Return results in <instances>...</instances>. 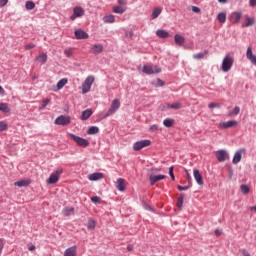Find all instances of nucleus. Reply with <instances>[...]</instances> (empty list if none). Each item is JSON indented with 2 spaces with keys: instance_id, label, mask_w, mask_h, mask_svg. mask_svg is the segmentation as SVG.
Masks as SVG:
<instances>
[{
  "instance_id": "nucleus-1",
  "label": "nucleus",
  "mask_w": 256,
  "mask_h": 256,
  "mask_svg": "<svg viewBox=\"0 0 256 256\" xmlns=\"http://www.w3.org/2000/svg\"><path fill=\"white\" fill-rule=\"evenodd\" d=\"M119 107H121V101H119V99H114L107 113L100 114V119H107V117H111V115H115V113H117V111L119 110Z\"/></svg>"
},
{
  "instance_id": "nucleus-2",
  "label": "nucleus",
  "mask_w": 256,
  "mask_h": 256,
  "mask_svg": "<svg viewBox=\"0 0 256 256\" xmlns=\"http://www.w3.org/2000/svg\"><path fill=\"white\" fill-rule=\"evenodd\" d=\"M93 83H95V76L89 75L82 83V95H87L91 91Z\"/></svg>"
},
{
  "instance_id": "nucleus-3",
  "label": "nucleus",
  "mask_w": 256,
  "mask_h": 256,
  "mask_svg": "<svg viewBox=\"0 0 256 256\" xmlns=\"http://www.w3.org/2000/svg\"><path fill=\"white\" fill-rule=\"evenodd\" d=\"M63 174V168H57L52 174H50L49 178L46 180L47 185H55L57 181H59V177Z\"/></svg>"
},
{
  "instance_id": "nucleus-4",
  "label": "nucleus",
  "mask_w": 256,
  "mask_h": 256,
  "mask_svg": "<svg viewBox=\"0 0 256 256\" xmlns=\"http://www.w3.org/2000/svg\"><path fill=\"white\" fill-rule=\"evenodd\" d=\"M68 136L73 139L78 147H89V140L79 137L73 133H68Z\"/></svg>"
},
{
  "instance_id": "nucleus-5",
  "label": "nucleus",
  "mask_w": 256,
  "mask_h": 256,
  "mask_svg": "<svg viewBox=\"0 0 256 256\" xmlns=\"http://www.w3.org/2000/svg\"><path fill=\"white\" fill-rule=\"evenodd\" d=\"M142 73H145L146 75H155L157 73H161V68L157 66L144 65L142 68Z\"/></svg>"
},
{
  "instance_id": "nucleus-6",
  "label": "nucleus",
  "mask_w": 256,
  "mask_h": 256,
  "mask_svg": "<svg viewBox=\"0 0 256 256\" xmlns=\"http://www.w3.org/2000/svg\"><path fill=\"white\" fill-rule=\"evenodd\" d=\"M85 15V10L81 6H75L73 8V14L70 16L71 21H75V19L79 17H83Z\"/></svg>"
},
{
  "instance_id": "nucleus-7",
  "label": "nucleus",
  "mask_w": 256,
  "mask_h": 256,
  "mask_svg": "<svg viewBox=\"0 0 256 256\" xmlns=\"http://www.w3.org/2000/svg\"><path fill=\"white\" fill-rule=\"evenodd\" d=\"M149 145H151V140L137 141L133 144V150L141 151V149H145V147H149Z\"/></svg>"
},
{
  "instance_id": "nucleus-8",
  "label": "nucleus",
  "mask_w": 256,
  "mask_h": 256,
  "mask_svg": "<svg viewBox=\"0 0 256 256\" xmlns=\"http://www.w3.org/2000/svg\"><path fill=\"white\" fill-rule=\"evenodd\" d=\"M54 123L55 125H62V126L69 125V123H71V117L65 116V115L58 116L55 119Z\"/></svg>"
},
{
  "instance_id": "nucleus-9",
  "label": "nucleus",
  "mask_w": 256,
  "mask_h": 256,
  "mask_svg": "<svg viewBox=\"0 0 256 256\" xmlns=\"http://www.w3.org/2000/svg\"><path fill=\"white\" fill-rule=\"evenodd\" d=\"M243 155H245V149H240L238 150L233 157L232 162L237 165V163H241V159L243 157Z\"/></svg>"
},
{
  "instance_id": "nucleus-10",
  "label": "nucleus",
  "mask_w": 256,
  "mask_h": 256,
  "mask_svg": "<svg viewBox=\"0 0 256 256\" xmlns=\"http://www.w3.org/2000/svg\"><path fill=\"white\" fill-rule=\"evenodd\" d=\"M74 35H75V39H78V40L89 39V34L81 29L75 30Z\"/></svg>"
},
{
  "instance_id": "nucleus-11",
  "label": "nucleus",
  "mask_w": 256,
  "mask_h": 256,
  "mask_svg": "<svg viewBox=\"0 0 256 256\" xmlns=\"http://www.w3.org/2000/svg\"><path fill=\"white\" fill-rule=\"evenodd\" d=\"M233 63H235V59L231 56L225 57V72L231 71V67H233Z\"/></svg>"
},
{
  "instance_id": "nucleus-12",
  "label": "nucleus",
  "mask_w": 256,
  "mask_h": 256,
  "mask_svg": "<svg viewBox=\"0 0 256 256\" xmlns=\"http://www.w3.org/2000/svg\"><path fill=\"white\" fill-rule=\"evenodd\" d=\"M246 57L253 65H256V56L253 54V49L251 47L247 48Z\"/></svg>"
},
{
  "instance_id": "nucleus-13",
  "label": "nucleus",
  "mask_w": 256,
  "mask_h": 256,
  "mask_svg": "<svg viewBox=\"0 0 256 256\" xmlns=\"http://www.w3.org/2000/svg\"><path fill=\"white\" fill-rule=\"evenodd\" d=\"M163 179H165V175H163V174L151 175L149 177L150 185H155L157 183V181H163Z\"/></svg>"
},
{
  "instance_id": "nucleus-14",
  "label": "nucleus",
  "mask_w": 256,
  "mask_h": 256,
  "mask_svg": "<svg viewBox=\"0 0 256 256\" xmlns=\"http://www.w3.org/2000/svg\"><path fill=\"white\" fill-rule=\"evenodd\" d=\"M90 52L94 55H99L103 53V45L102 44H95L90 48Z\"/></svg>"
},
{
  "instance_id": "nucleus-15",
  "label": "nucleus",
  "mask_w": 256,
  "mask_h": 256,
  "mask_svg": "<svg viewBox=\"0 0 256 256\" xmlns=\"http://www.w3.org/2000/svg\"><path fill=\"white\" fill-rule=\"evenodd\" d=\"M193 175L196 183H198L199 185H203V176L201 175L198 169L193 170Z\"/></svg>"
},
{
  "instance_id": "nucleus-16",
  "label": "nucleus",
  "mask_w": 256,
  "mask_h": 256,
  "mask_svg": "<svg viewBox=\"0 0 256 256\" xmlns=\"http://www.w3.org/2000/svg\"><path fill=\"white\" fill-rule=\"evenodd\" d=\"M64 256H77V246H71L64 252Z\"/></svg>"
},
{
  "instance_id": "nucleus-17",
  "label": "nucleus",
  "mask_w": 256,
  "mask_h": 256,
  "mask_svg": "<svg viewBox=\"0 0 256 256\" xmlns=\"http://www.w3.org/2000/svg\"><path fill=\"white\" fill-rule=\"evenodd\" d=\"M88 179L89 181H99L100 179H103V173L94 172L92 174H89Z\"/></svg>"
},
{
  "instance_id": "nucleus-18",
  "label": "nucleus",
  "mask_w": 256,
  "mask_h": 256,
  "mask_svg": "<svg viewBox=\"0 0 256 256\" xmlns=\"http://www.w3.org/2000/svg\"><path fill=\"white\" fill-rule=\"evenodd\" d=\"M91 115H93V110L86 109L82 112L80 119H81V121H87V119H89V117H91Z\"/></svg>"
},
{
  "instance_id": "nucleus-19",
  "label": "nucleus",
  "mask_w": 256,
  "mask_h": 256,
  "mask_svg": "<svg viewBox=\"0 0 256 256\" xmlns=\"http://www.w3.org/2000/svg\"><path fill=\"white\" fill-rule=\"evenodd\" d=\"M156 35L160 39H167V37H171V35L167 32V30H163V29H158L156 31Z\"/></svg>"
},
{
  "instance_id": "nucleus-20",
  "label": "nucleus",
  "mask_w": 256,
  "mask_h": 256,
  "mask_svg": "<svg viewBox=\"0 0 256 256\" xmlns=\"http://www.w3.org/2000/svg\"><path fill=\"white\" fill-rule=\"evenodd\" d=\"M116 189H118V191H125V179H123V178L117 179Z\"/></svg>"
},
{
  "instance_id": "nucleus-21",
  "label": "nucleus",
  "mask_w": 256,
  "mask_h": 256,
  "mask_svg": "<svg viewBox=\"0 0 256 256\" xmlns=\"http://www.w3.org/2000/svg\"><path fill=\"white\" fill-rule=\"evenodd\" d=\"M215 156L217 161H219V163H223V161H225V150L216 151Z\"/></svg>"
},
{
  "instance_id": "nucleus-22",
  "label": "nucleus",
  "mask_w": 256,
  "mask_h": 256,
  "mask_svg": "<svg viewBox=\"0 0 256 256\" xmlns=\"http://www.w3.org/2000/svg\"><path fill=\"white\" fill-rule=\"evenodd\" d=\"M209 55V50H204L202 52L193 54V59L200 60V59H205Z\"/></svg>"
},
{
  "instance_id": "nucleus-23",
  "label": "nucleus",
  "mask_w": 256,
  "mask_h": 256,
  "mask_svg": "<svg viewBox=\"0 0 256 256\" xmlns=\"http://www.w3.org/2000/svg\"><path fill=\"white\" fill-rule=\"evenodd\" d=\"M256 23L255 18L248 17L245 19L244 23L242 24V27H253V25Z\"/></svg>"
},
{
  "instance_id": "nucleus-24",
  "label": "nucleus",
  "mask_w": 256,
  "mask_h": 256,
  "mask_svg": "<svg viewBox=\"0 0 256 256\" xmlns=\"http://www.w3.org/2000/svg\"><path fill=\"white\" fill-rule=\"evenodd\" d=\"M242 14L241 12H234L231 14L232 23H239L241 21Z\"/></svg>"
},
{
  "instance_id": "nucleus-25",
  "label": "nucleus",
  "mask_w": 256,
  "mask_h": 256,
  "mask_svg": "<svg viewBox=\"0 0 256 256\" xmlns=\"http://www.w3.org/2000/svg\"><path fill=\"white\" fill-rule=\"evenodd\" d=\"M174 43L179 46L183 45V43H185V37H183L180 34H175L174 35Z\"/></svg>"
},
{
  "instance_id": "nucleus-26",
  "label": "nucleus",
  "mask_w": 256,
  "mask_h": 256,
  "mask_svg": "<svg viewBox=\"0 0 256 256\" xmlns=\"http://www.w3.org/2000/svg\"><path fill=\"white\" fill-rule=\"evenodd\" d=\"M0 111L1 113H11V108L9 107V104L0 102Z\"/></svg>"
},
{
  "instance_id": "nucleus-27",
  "label": "nucleus",
  "mask_w": 256,
  "mask_h": 256,
  "mask_svg": "<svg viewBox=\"0 0 256 256\" xmlns=\"http://www.w3.org/2000/svg\"><path fill=\"white\" fill-rule=\"evenodd\" d=\"M75 213V208L73 207H65L63 209V215L65 217H71V215H73Z\"/></svg>"
},
{
  "instance_id": "nucleus-28",
  "label": "nucleus",
  "mask_w": 256,
  "mask_h": 256,
  "mask_svg": "<svg viewBox=\"0 0 256 256\" xmlns=\"http://www.w3.org/2000/svg\"><path fill=\"white\" fill-rule=\"evenodd\" d=\"M31 184V180H20L14 183L15 187H27Z\"/></svg>"
},
{
  "instance_id": "nucleus-29",
  "label": "nucleus",
  "mask_w": 256,
  "mask_h": 256,
  "mask_svg": "<svg viewBox=\"0 0 256 256\" xmlns=\"http://www.w3.org/2000/svg\"><path fill=\"white\" fill-rule=\"evenodd\" d=\"M125 11H127V8H125L123 6H115V7H113V13H116L118 15H123V13H125Z\"/></svg>"
},
{
  "instance_id": "nucleus-30",
  "label": "nucleus",
  "mask_w": 256,
  "mask_h": 256,
  "mask_svg": "<svg viewBox=\"0 0 256 256\" xmlns=\"http://www.w3.org/2000/svg\"><path fill=\"white\" fill-rule=\"evenodd\" d=\"M95 227H97V223L93 219H88L87 229L88 231H95Z\"/></svg>"
},
{
  "instance_id": "nucleus-31",
  "label": "nucleus",
  "mask_w": 256,
  "mask_h": 256,
  "mask_svg": "<svg viewBox=\"0 0 256 256\" xmlns=\"http://www.w3.org/2000/svg\"><path fill=\"white\" fill-rule=\"evenodd\" d=\"M163 125L164 127H173V125H175V120H173L172 118H166L163 120Z\"/></svg>"
},
{
  "instance_id": "nucleus-32",
  "label": "nucleus",
  "mask_w": 256,
  "mask_h": 256,
  "mask_svg": "<svg viewBox=\"0 0 256 256\" xmlns=\"http://www.w3.org/2000/svg\"><path fill=\"white\" fill-rule=\"evenodd\" d=\"M104 23H115V15L109 14L103 17Z\"/></svg>"
},
{
  "instance_id": "nucleus-33",
  "label": "nucleus",
  "mask_w": 256,
  "mask_h": 256,
  "mask_svg": "<svg viewBox=\"0 0 256 256\" xmlns=\"http://www.w3.org/2000/svg\"><path fill=\"white\" fill-rule=\"evenodd\" d=\"M97 133H99V127H97V126H91L87 130V135H97Z\"/></svg>"
},
{
  "instance_id": "nucleus-34",
  "label": "nucleus",
  "mask_w": 256,
  "mask_h": 256,
  "mask_svg": "<svg viewBox=\"0 0 256 256\" xmlns=\"http://www.w3.org/2000/svg\"><path fill=\"white\" fill-rule=\"evenodd\" d=\"M237 125H239L237 120H230L225 123V129H230L231 127H237Z\"/></svg>"
},
{
  "instance_id": "nucleus-35",
  "label": "nucleus",
  "mask_w": 256,
  "mask_h": 256,
  "mask_svg": "<svg viewBox=\"0 0 256 256\" xmlns=\"http://www.w3.org/2000/svg\"><path fill=\"white\" fill-rule=\"evenodd\" d=\"M36 61H40L42 62V65H45V63H47V53H42L37 56Z\"/></svg>"
},
{
  "instance_id": "nucleus-36",
  "label": "nucleus",
  "mask_w": 256,
  "mask_h": 256,
  "mask_svg": "<svg viewBox=\"0 0 256 256\" xmlns=\"http://www.w3.org/2000/svg\"><path fill=\"white\" fill-rule=\"evenodd\" d=\"M66 83H68L67 78H62L61 80H59L57 83V89L58 90L63 89V87H65Z\"/></svg>"
},
{
  "instance_id": "nucleus-37",
  "label": "nucleus",
  "mask_w": 256,
  "mask_h": 256,
  "mask_svg": "<svg viewBox=\"0 0 256 256\" xmlns=\"http://www.w3.org/2000/svg\"><path fill=\"white\" fill-rule=\"evenodd\" d=\"M185 199V194H180L178 197V202H177V208L178 209H183V201Z\"/></svg>"
},
{
  "instance_id": "nucleus-38",
  "label": "nucleus",
  "mask_w": 256,
  "mask_h": 256,
  "mask_svg": "<svg viewBox=\"0 0 256 256\" xmlns=\"http://www.w3.org/2000/svg\"><path fill=\"white\" fill-rule=\"evenodd\" d=\"M161 8H155L151 14L152 19H157L161 15Z\"/></svg>"
},
{
  "instance_id": "nucleus-39",
  "label": "nucleus",
  "mask_w": 256,
  "mask_h": 256,
  "mask_svg": "<svg viewBox=\"0 0 256 256\" xmlns=\"http://www.w3.org/2000/svg\"><path fill=\"white\" fill-rule=\"evenodd\" d=\"M25 7L28 11H33V9H35V2L27 1Z\"/></svg>"
},
{
  "instance_id": "nucleus-40",
  "label": "nucleus",
  "mask_w": 256,
  "mask_h": 256,
  "mask_svg": "<svg viewBox=\"0 0 256 256\" xmlns=\"http://www.w3.org/2000/svg\"><path fill=\"white\" fill-rule=\"evenodd\" d=\"M9 128V124L5 121H0V133H3V131H7Z\"/></svg>"
},
{
  "instance_id": "nucleus-41",
  "label": "nucleus",
  "mask_w": 256,
  "mask_h": 256,
  "mask_svg": "<svg viewBox=\"0 0 256 256\" xmlns=\"http://www.w3.org/2000/svg\"><path fill=\"white\" fill-rule=\"evenodd\" d=\"M240 190H241V193H243V195H248L249 191H251L249 186H247L245 184L240 186Z\"/></svg>"
},
{
  "instance_id": "nucleus-42",
  "label": "nucleus",
  "mask_w": 256,
  "mask_h": 256,
  "mask_svg": "<svg viewBox=\"0 0 256 256\" xmlns=\"http://www.w3.org/2000/svg\"><path fill=\"white\" fill-rule=\"evenodd\" d=\"M168 109H181V103L175 102L172 104H167Z\"/></svg>"
},
{
  "instance_id": "nucleus-43",
  "label": "nucleus",
  "mask_w": 256,
  "mask_h": 256,
  "mask_svg": "<svg viewBox=\"0 0 256 256\" xmlns=\"http://www.w3.org/2000/svg\"><path fill=\"white\" fill-rule=\"evenodd\" d=\"M241 111V108L239 106H236L233 111L228 112V117H231V115H239V112Z\"/></svg>"
},
{
  "instance_id": "nucleus-44",
  "label": "nucleus",
  "mask_w": 256,
  "mask_h": 256,
  "mask_svg": "<svg viewBox=\"0 0 256 256\" xmlns=\"http://www.w3.org/2000/svg\"><path fill=\"white\" fill-rule=\"evenodd\" d=\"M49 103H51V99L46 98L43 100V102L41 103L39 109H45V107H47L49 105Z\"/></svg>"
},
{
  "instance_id": "nucleus-45",
  "label": "nucleus",
  "mask_w": 256,
  "mask_h": 256,
  "mask_svg": "<svg viewBox=\"0 0 256 256\" xmlns=\"http://www.w3.org/2000/svg\"><path fill=\"white\" fill-rule=\"evenodd\" d=\"M217 19H218L219 23H224L225 22V12L219 13Z\"/></svg>"
},
{
  "instance_id": "nucleus-46",
  "label": "nucleus",
  "mask_w": 256,
  "mask_h": 256,
  "mask_svg": "<svg viewBox=\"0 0 256 256\" xmlns=\"http://www.w3.org/2000/svg\"><path fill=\"white\" fill-rule=\"evenodd\" d=\"M64 55H66V57H72L73 56V48H68V49L64 50Z\"/></svg>"
},
{
  "instance_id": "nucleus-47",
  "label": "nucleus",
  "mask_w": 256,
  "mask_h": 256,
  "mask_svg": "<svg viewBox=\"0 0 256 256\" xmlns=\"http://www.w3.org/2000/svg\"><path fill=\"white\" fill-rule=\"evenodd\" d=\"M149 131L151 133H155V131H159V126L157 124H153L152 126H150Z\"/></svg>"
},
{
  "instance_id": "nucleus-48",
  "label": "nucleus",
  "mask_w": 256,
  "mask_h": 256,
  "mask_svg": "<svg viewBox=\"0 0 256 256\" xmlns=\"http://www.w3.org/2000/svg\"><path fill=\"white\" fill-rule=\"evenodd\" d=\"M92 203H101V197L99 196H93L91 197Z\"/></svg>"
},
{
  "instance_id": "nucleus-49",
  "label": "nucleus",
  "mask_w": 256,
  "mask_h": 256,
  "mask_svg": "<svg viewBox=\"0 0 256 256\" xmlns=\"http://www.w3.org/2000/svg\"><path fill=\"white\" fill-rule=\"evenodd\" d=\"M24 49H25L26 51H30V49H35V44H33V43L26 44V45L24 46Z\"/></svg>"
},
{
  "instance_id": "nucleus-50",
  "label": "nucleus",
  "mask_w": 256,
  "mask_h": 256,
  "mask_svg": "<svg viewBox=\"0 0 256 256\" xmlns=\"http://www.w3.org/2000/svg\"><path fill=\"white\" fill-rule=\"evenodd\" d=\"M169 175L172 179V181H175V174L173 173V166L169 168Z\"/></svg>"
},
{
  "instance_id": "nucleus-51",
  "label": "nucleus",
  "mask_w": 256,
  "mask_h": 256,
  "mask_svg": "<svg viewBox=\"0 0 256 256\" xmlns=\"http://www.w3.org/2000/svg\"><path fill=\"white\" fill-rule=\"evenodd\" d=\"M208 107H209V109H215V108L219 107V104L215 103V102H211L208 104Z\"/></svg>"
},
{
  "instance_id": "nucleus-52",
  "label": "nucleus",
  "mask_w": 256,
  "mask_h": 256,
  "mask_svg": "<svg viewBox=\"0 0 256 256\" xmlns=\"http://www.w3.org/2000/svg\"><path fill=\"white\" fill-rule=\"evenodd\" d=\"M4 247H5V242H3V239L0 238V255L3 253Z\"/></svg>"
},
{
  "instance_id": "nucleus-53",
  "label": "nucleus",
  "mask_w": 256,
  "mask_h": 256,
  "mask_svg": "<svg viewBox=\"0 0 256 256\" xmlns=\"http://www.w3.org/2000/svg\"><path fill=\"white\" fill-rule=\"evenodd\" d=\"M177 189H178V191H187V189H189V187H188V186H181V185H178V186H177Z\"/></svg>"
},
{
  "instance_id": "nucleus-54",
  "label": "nucleus",
  "mask_w": 256,
  "mask_h": 256,
  "mask_svg": "<svg viewBox=\"0 0 256 256\" xmlns=\"http://www.w3.org/2000/svg\"><path fill=\"white\" fill-rule=\"evenodd\" d=\"M193 13H201V8L197 6H192Z\"/></svg>"
},
{
  "instance_id": "nucleus-55",
  "label": "nucleus",
  "mask_w": 256,
  "mask_h": 256,
  "mask_svg": "<svg viewBox=\"0 0 256 256\" xmlns=\"http://www.w3.org/2000/svg\"><path fill=\"white\" fill-rule=\"evenodd\" d=\"M164 85H165V81H163V80H161V79H158V80H157V86H158V87H164Z\"/></svg>"
},
{
  "instance_id": "nucleus-56",
  "label": "nucleus",
  "mask_w": 256,
  "mask_h": 256,
  "mask_svg": "<svg viewBox=\"0 0 256 256\" xmlns=\"http://www.w3.org/2000/svg\"><path fill=\"white\" fill-rule=\"evenodd\" d=\"M9 3V0H0V7H5Z\"/></svg>"
},
{
  "instance_id": "nucleus-57",
  "label": "nucleus",
  "mask_w": 256,
  "mask_h": 256,
  "mask_svg": "<svg viewBox=\"0 0 256 256\" xmlns=\"http://www.w3.org/2000/svg\"><path fill=\"white\" fill-rule=\"evenodd\" d=\"M241 253H242L243 256H251V254L249 253V251H247V250H245V249H243V250L241 251Z\"/></svg>"
},
{
  "instance_id": "nucleus-58",
  "label": "nucleus",
  "mask_w": 256,
  "mask_h": 256,
  "mask_svg": "<svg viewBox=\"0 0 256 256\" xmlns=\"http://www.w3.org/2000/svg\"><path fill=\"white\" fill-rule=\"evenodd\" d=\"M144 208L146 209V211H153V208L149 204H145Z\"/></svg>"
},
{
  "instance_id": "nucleus-59",
  "label": "nucleus",
  "mask_w": 256,
  "mask_h": 256,
  "mask_svg": "<svg viewBox=\"0 0 256 256\" xmlns=\"http://www.w3.org/2000/svg\"><path fill=\"white\" fill-rule=\"evenodd\" d=\"M221 70L225 71V58L222 60Z\"/></svg>"
},
{
  "instance_id": "nucleus-60",
  "label": "nucleus",
  "mask_w": 256,
  "mask_h": 256,
  "mask_svg": "<svg viewBox=\"0 0 256 256\" xmlns=\"http://www.w3.org/2000/svg\"><path fill=\"white\" fill-rule=\"evenodd\" d=\"M133 35H135L134 33H133V31H129V32H127L126 33V37H133Z\"/></svg>"
},
{
  "instance_id": "nucleus-61",
  "label": "nucleus",
  "mask_w": 256,
  "mask_h": 256,
  "mask_svg": "<svg viewBox=\"0 0 256 256\" xmlns=\"http://www.w3.org/2000/svg\"><path fill=\"white\" fill-rule=\"evenodd\" d=\"M119 5H127L126 0H118Z\"/></svg>"
},
{
  "instance_id": "nucleus-62",
  "label": "nucleus",
  "mask_w": 256,
  "mask_h": 256,
  "mask_svg": "<svg viewBox=\"0 0 256 256\" xmlns=\"http://www.w3.org/2000/svg\"><path fill=\"white\" fill-rule=\"evenodd\" d=\"M250 5H251V7H255L256 6V0H250Z\"/></svg>"
},
{
  "instance_id": "nucleus-63",
  "label": "nucleus",
  "mask_w": 256,
  "mask_h": 256,
  "mask_svg": "<svg viewBox=\"0 0 256 256\" xmlns=\"http://www.w3.org/2000/svg\"><path fill=\"white\" fill-rule=\"evenodd\" d=\"M28 250H29V251H35V245H30V246L28 247Z\"/></svg>"
},
{
  "instance_id": "nucleus-64",
  "label": "nucleus",
  "mask_w": 256,
  "mask_h": 256,
  "mask_svg": "<svg viewBox=\"0 0 256 256\" xmlns=\"http://www.w3.org/2000/svg\"><path fill=\"white\" fill-rule=\"evenodd\" d=\"M221 233H222V232H221L219 229H216V230H215V235H218V236H219V235H221Z\"/></svg>"
}]
</instances>
